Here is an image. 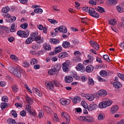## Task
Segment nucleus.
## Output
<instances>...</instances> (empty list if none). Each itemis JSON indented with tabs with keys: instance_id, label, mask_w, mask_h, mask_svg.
<instances>
[{
	"instance_id": "1",
	"label": "nucleus",
	"mask_w": 124,
	"mask_h": 124,
	"mask_svg": "<svg viewBox=\"0 0 124 124\" xmlns=\"http://www.w3.org/2000/svg\"><path fill=\"white\" fill-rule=\"evenodd\" d=\"M17 35L20 37L27 38L30 35V30H25V31H18L17 32Z\"/></svg>"
},
{
	"instance_id": "2",
	"label": "nucleus",
	"mask_w": 124,
	"mask_h": 124,
	"mask_svg": "<svg viewBox=\"0 0 124 124\" xmlns=\"http://www.w3.org/2000/svg\"><path fill=\"white\" fill-rule=\"evenodd\" d=\"M79 120L80 121H82V122H86V123H93V122H94V119L91 116H80Z\"/></svg>"
},
{
	"instance_id": "3",
	"label": "nucleus",
	"mask_w": 124,
	"mask_h": 124,
	"mask_svg": "<svg viewBox=\"0 0 124 124\" xmlns=\"http://www.w3.org/2000/svg\"><path fill=\"white\" fill-rule=\"evenodd\" d=\"M22 73H23V70L20 67L16 66V69L14 72V76L17 77V78H21L22 77Z\"/></svg>"
},
{
	"instance_id": "4",
	"label": "nucleus",
	"mask_w": 124,
	"mask_h": 124,
	"mask_svg": "<svg viewBox=\"0 0 124 124\" xmlns=\"http://www.w3.org/2000/svg\"><path fill=\"white\" fill-rule=\"evenodd\" d=\"M88 13L90 16H92V17H93L94 18H99V14L98 13L95 12L94 10V9L90 7L89 8V10L88 11Z\"/></svg>"
},
{
	"instance_id": "5",
	"label": "nucleus",
	"mask_w": 124,
	"mask_h": 124,
	"mask_svg": "<svg viewBox=\"0 0 124 124\" xmlns=\"http://www.w3.org/2000/svg\"><path fill=\"white\" fill-rule=\"evenodd\" d=\"M71 64V61L70 60H67L65 62L62 64V69L64 72H68V68L70 66Z\"/></svg>"
},
{
	"instance_id": "6",
	"label": "nucleus",
	"mask_w": 124,
	"mask_h": 124,
	"mask_svg": "<svg viewBox=\"0 0 124 124\" xmlns=\"http://www.w3.org/2000/svg\"><path fill=\"white\" fill-rule=\"evenodd\" d=\"M55 32H62L63 33H66L67 32V29L64 26H61L59 28H56L54 30Z\"/></svg>"
},
{
	"instance_id": "7",
	"label": "nucleus",
	"mask_w": 124,
	"mask_h": 124,
	"mask_svg": "<svg viewBox=\"0 0 124 124\" xmlns=\"http://www.w3.org/2000/svg\"><path fill=\"white\" fill-rule=\"evenodd\" d=\"M76 68L78 71H80V72H85V66L81 63H79L76 66Z\"/></svg>"
},
{
	"instance_id": "8",
	"label": "nucleus",
	"mask_w": 124,
	"mask_h": 124,
	"mask_svg": "<svg viewBox=\"0 0 124 124\" xmlns=\"http://www.w3.org/2000/svg\"><path fill=\"white\" fill-rule=\"evenodd\" d=\"M90 45L93 47L96 50H99V45L96 43L95 41H90Z\"/></svg>"
},
{
	"instance_id": "9",
	"label": "nucleus",
	"mask_w": 124,
	"mask_h": 124,
	"mask_svg": "<svg viewBox=\"0 0 124 124\" xmlns=\"http://www.w3.org/2000/svg\"><path fill=\"white\" fill-rule=\"evenodd\" d=\"M93 69H94V68L93 65H89L85 68V71L87 72V73H91V72H93Z\"/></svg>"
},
{
	"instance_id": "10",
	"label": "nucleus",
	"mask_w": 124,
	"mask_h": 124,
	"mask_svg": "<svg viewBox=\"0 0 124 124\" xmlns=\"http://www.w3.org/2000/svg\"><path fill=\"white\" fill-rule=\"evenodd\" d=\"M96 3H100L101 4H103L104 2L102 0H91L89 1V4H92L93 5H95Z\"/></svg>"
},
{
	"instance_id": "11",
	"label": "nucleus",
	"mask_w": 124,
	"mask_h": 124,
	"mask_svg": "<svg viewBox=\"0 0 124 124\" xmlns=\"http://www.w3.org/2000/svg\"><path fill=\"white\" fill-rule=\"evenodd\" d=\"M34 41H36V43L37 44H41V43H43V38H41V36H38L37 37H36L34 39Z\"/></svg>"
},
{
	"instance_id": "12",
	"label": "nucleus",
	"mask_w": 124,
	"mask_h": 124,
	"mask_svg": "<svg viewBox=\"0 0 124 124\" xmlns=\"http://www.w3.org/2000/svg\"><path fill=\"white\" fill-rule=\"evenodd\" d=\"M60 102L62 105H69L70 104V100L69 99L64 100L62 98L60 100Z\"/></svg>"
},
{
	"instance_id": "13",
	"label": "nucleus",
	"mask_w": 124,
	"mask_h": 124,
	"mask_svg": "<svg viewBox=\"0 0 124 124\" xmlns=\"http://www.w3.org/2000/svg\"><path fill=\"white\" fill-rule=\"evenodd\" d=\"M46 88L48 90H51L53 91L54 90V85H53V83L51 81H50L48 83H46L45 84Z\"/></svg>"
},
{
	"instance_id": "14",
	"label": "nucleus",
	"mask_w": 124,
	"mask_h": 124,
	"mask_svg": "<svg viewBox=\"0 0 124 124\" xmlns=\"http://www.w3.org/2000/svg\"><path fill=\"white\" fill-rule=\"evenodd\" d=\"M68 56H69L68 53L65 52H63L60 53L58 55V58L59 59H64V58H67Z\"/></svg>"
},
{
	"instance_id": "15",
	"label": "nucleus",
	"mask_w": 124,
	"mask_h": 124,
	"mask_svg": "<svg viewBox=\"0 0 124 124\" xmlns=\"http://www.w3.org/2000/svg\"><path fill=\"white\" fill-rule=\"evenodd\" d=\"M97 108V105L96 104H91L88 107V109L89 111H93Z\"/></svg>"
},
{
	"instance_id": "16",
	"label": "nucleus",
	"mask_w": 124,
	"mask_h": 124,
	"mask_svg": "<svg viewBox=\"0 0 124 124\" xmlns=\"http://www.w3.org/2000/svg\"><path fill=\"white\" fill-rule=\"evenodd\" d=\"M64 80L65 83L69 84V83H72V82L73 81V78L72 77L68 76L65 77Z\"/></svg>"
},
{
	"instance_id": "17",
	"label": "nucleus",
	"mask_w": 124,
	"mask_h": 124,
	"mask_svg": "<svg viewBox=\"0 0 124 124\" xmlns=\"http://www.w3.org/2000/svg\"><path fill=\"white\" fill-rule=\"evenodd\" d=\"M113 85V87L115 88V89H120V88H122V87H123V85L119 81L114 82Z\"/></svg>"
},
{
	"instance_id": "18",
	"label": "nucleus",
	"mask_w": 124,
	"mask_h": 124,
	"mask_svg": "<svg viewBox=\"0 0 124 124\" xmlns=\"http://www.w3.org/2000/svg\"><path fill=\"white\" fill-rule=\"evenodd\" d=\"M98 93L100 96H106L107 95V92L104 90L99 91Z\"/></svg>"
},
{
	"instance_id": "19",
	"label": "nucleus",
	"mask_w": 124,
	"mask_h": 124,
	"mask_svg": "<svg viewBox=\"0 0 124 124\" xmlns=\"http://www.w3.org/2000/svg\"><path fill=\"white\" fill-rule=\"evenodd\" d=\"M61 116L64 117L66 119V124H68L70 122V116L67 114L66 116L64 115V113L62 112L61 114Z\"/></svg>"
},
{
	"instance_id": "20",
	"label": "nucleus",
	"mask_w": 124,
	"mask_h": 124,
	"mask_svg": "<svg viewBox=\"0 0 124 124\" xmlns=\"http://www.w3.org/2000/svg\"><path fill=\"white\" fill-rule=\"evenodd\" d=\"M118 110H119V106L116 105L113 106L111 108V111L112 114L116 113Z\"/></svg>"
},
{
	"instance_id": "21",
	"label": "nucleus",
	"mask_w": 124,
	"mask_h": 124,
	"mask_svg": "<svg viewBox=\"0 0 124 124\" xmlns=\"http://www.w3.org/2000/svg\"><path fill=\"white\" fill-rule=\"evenodd\" d=\"M44 110L47 113V114H52V109L48 106H44L43 107Z\"/></svg>"
},
{
	"instance_id": "22",
	"label": "nucleus",
	"mask_w": 124,
	"mask_h": 124,
	"mask_svg": "<svg viewBox=\"0 0 124 124\" xmlns=\"http://www.w3.org/2000/svg\"><path fill=\"white\" fill-rule=\"evenodd\" d=\"M49 42L51 44H54L55 45H58L60 43V40L57 39H50Z\"/></svg>"
},
{
	"instance_id": "23",
	"label": "nucleus",
	"mask_w": 124,
	"mask_h": 124,
	"mask_svg": "<svg viewBox=\"0 0 124 124\" xmlns=\"http://www.w3.org/2000/svg\"><path fill=\"white\" fill-rule=\"evenodd\" d=\"M85 97L88 100H90V101H93V99L94 98L93 97V95L92 94H86L85 95Z\"/></svg>"
},
{
	"instance_id": "24",
	"label": "nucleus",
	"mask_w": 124,
	"mask_h": 124,
	"mask_svg": "<svg viewBox=\"0 0 124 124\" xmlns=\"http://www.w3.org/2000/svg\"><path fill=\"white\" fill-rule=\"evenodd\" d=\"M26 99L28 104H30V105H31V104H32V102H33V100L32 98L27 95L26 96Z\"/></svg>"
},
{
	"instance_id": "25",
	"label": "nucleus",
	"mask_w": 124,
	"mask_h": 124,
	"mask_svg": "<svg viewBox=\"0 0 124 124\" xmlns=\"http://www.w3.org/2000/svg\"><path fill=\"white\" fill-rule=\"evenodd\" d=\"M62 46L63 48H69V47H70V43L67 41L63 42Z\"/></svg>"
},
{
	"instance_id": "26",
	"label": "nucleus",
	"mask_w": 124,
	"mask_h": 124,
	"mask_svg": "<svg viewBox=\"0 0 124 124\" xmlns=\"http://www.w3.org/2000/svg\"><path fill=\"white\" fill-rule=\"evenodd\" d=\"M33 40H34L33 38L31 37H30L26 39L25 41V44H27V45L31 44V43H32Z\"/></svg>"
},
{
	"instance_id": "27",
	"label": "nucleus",
	"mask_w": 124,
	"mask_h": 124,
	"mask_svg": "<svg viewBox=\"0 0 124 124\" xmlns=\"http://www.w3.org/2000/svg\"><path fill=\"white\" fill-rule=\"evenodd\" d=\"M48 73L49 75H50V76L55 75V74L57 73L56 69H55V68L51 69L48 71Z\"/></svg>"
},
{
	"instance_id": "28",
	"label": "nucleus",
	"mask_w": 124,
	"mask_h": 124,
	"mask_svg": "<svg viewBox=\"0 0 124 124\" xmlns=\"http://www.w3.org/2000/svg\"><path fill=\"white\" fill-rule=\"evenodd\" d=\"M81 61V56H76L73 59L74 62H80Z\"/></svg>"
},
{
	"instance_id": "29",
	"label": "nucleus",
	"mask_w": 124,
	"mask_h": 124,
	"mask_svg": "<svg viewBox=\"0 0 124 124\" xmlns=\"http://www.w3.org/2000/svg\"><path fill=\"white\" fill-rule=\"evenodd\" d=\"M44 48L45 50H46V51H51V49H52L50 45L48 44H45L44 45Z\"/></svg>"
},
{
	"instance_id": "30",
	"label": "nucleus",
	"mask_w": 124,
	"mask_h": 124,
	"mask_svg": "<svg viewBox=\"0 0 124 124\" xmlns=\"http://www.w3.org/2000/svg\"><path fill=\"white\" fill-rule=\"evenodd\" d=\"M15 27H16V24L13 23L12 24L10 29V31L11 32H15V31H16V28H15Z\"/></svg>"
},
{
	"instance_id": "31",
	"label": "nucleus",
	"mask_w": 124,
	"mask_h": 124,
	"mask_svg": "<svg viewBox=\"0 0 124 124\" xmlns=\"http://www.w3.org/2000/svg\"><path fill=\"white\" fill-rule=\"evenodd\" d=\"M96 9L97 11H98L100 13H103V12H105V10H104V8L100 6H97L96 8Z\"/></svg>"
},
{
	"instance_id": "32",
	"label": "nucleus",
	"mask_w": 124,
	"mask_h": 124,
	"mask_svg": "<svg viewBox=\"0 0 124 124\" xmlns=\"http://www.w3.org/2000/svg\"><path fill=\"white\" fill-rule=\"evenodd\" d=\"M108 74V73L105 70H101L100 72V75L102 77H106V76H107Z\"/></svg>"
},
{
	"instance_id": "33",
	"label": "nucleus",
	"mask_w": 124,
	"mask_h": 124,
	"mask_svg": "<svg viewBox=\"0 0 124 124\" xmlns=\"http://www.w3.org/2000/svg\"><path fill=\"white\" fill-rule=\"evenodd\" d=\"M39 114L38 115V117L39 119H41V118H43L44 117V112H43V110L42 109H39Z\"/></svg>"
},
{
	"instance_id": "34",
	"label": "nucleus",
	"mask_w": 124,
	"mask_h": 124,
	"mask_svg": "<svg viewBox=\"0 0 124 124\" xmlns=\"http://www.w3.org/2000/svg\"><path fill=\"white\" fill-rule=\"evenodd\" d=\"M104 119H105V115L102 113H100L98 116V121H102Z\"/></svg>"
},
{
	"instance_id": "35",
	"label": "nucleus",
	"mask_w": 124,
	"mask_h": 124,
	"mask_svg": "<svg viewBox=\"0 0 124 124\" xmlns=\"http://www.w3.org/2000/svg\"><path fill=\"white\" fill-rule=\"evenodd\" d=\"M98 107L99 108H107V106H106V104L105 103V101H103L102 102H101L99 105H98Z\"/></svg>"
},
{
	"instance_id": "36",
	"label": "nucleus",
	"mask_w": 124,
	"mask_h": 124,
	"mask_svg": "<svg viewBox=\"0 0 124 124\" xmlns=\"http://www.w3.org/2000/svg\"><path fill=\"white\" fill-rule=\"evenodd\" d=\"M7 122L8 124H17V122L13 119H8Z\"/></svg>"
},
{
	"instance_id": "37",
	"label": "nucleus",
	"mask_w": 124,
	"mask_h": 124,
	"mask_svg": "<svg viewBox=\"0 0 124 124\" xmlns=\"http://www.w3.org/2000/svg\"><path fill=\"white\" fill-rule=\"evenodd\" d=\"M9 10H10V8L9 7L7 6L6 7L2 8L1 11L3 13H7Z\"/></svg>"
},
{
	"instance_id": "38",
	"label": "nucleus",
	"mask_w": 124,
	"mask_h": 124,
	"mask_svg": "<svg viewBox=\"0 0 124 124\" xmlns=\"http://www.w3.org/2000/svg\"><path fill=\"white\" fill-rule=\"evenodd\" d=\"M26 110L27 111V113L31 114V107L30 105H27L26 106Z\"/></svg>"
},
{
	"instance_id": "39",
	"label": "nucleus",
	"mask_w": 124,
	"mask_h": 124,
	"mask_svg": "<svg viewBox=\"0 0 124 124\" xmlns=\"http://www.w3.org/2000/svg\"><path fill=\"white\" fill-rule=\"evenodd\" d=\"M8 106V104L7 103H1L0 104V108L2 110H4V109Z\"/></svg>"
},
{
	"instance_id": "40",
	"label": "nucleus",
	"mask_w": 124,
	"mask_h": 124,
	"mask_svg": "<svg viewBox=\"0 0 124 124\" xmlns=\"http://www.w3.org/2000/svg\"><path fill=\"white\" fill-rule=\"evenodd\" d=\"M62 46H59L55 47V52H56L57 54H58V53L62 52Z\"/></svg>"
},
{
	"instance_id": "41",
	"label": "nucleus",
	"mask_w": 124,
	"mask_h": 124,
	"mask_svg": "<svg viewBox=\"0 0 124 124\" xmlns=\"http://www.w3.org/2000/svg\"><path fill=\"white\" fill-rule=\"evenodd\" d=\"M38 36V32H37V31L32 32L31 34V37H32V38H33V39H34V38H35V37H37Z\"/></svg>"
},
{
	"instance_id": "42",
	"label": "nucleus",
	"mask_w": 124,
	"mask_h": 124,
	"mask_svg": "<svg viewBox=\"0 0 124 124\" xmlns=\"http://www.w3.org/2000/svg\"><path fill=\"white\" fill-rule=\"evenodd\" d=\"M36 63H37V60L35 58L31 60V62H30L31 65H34V64H36Z\"/></svg>"
},
{
	"instance_id": "43",
	"label": "nucleus",
	"mask_w": 124,
	"mask_h": 124,
	"mask_svg": "<svg viewBox=\"0 0 124 124\" xmlns=\"http://www.w3.org/2000/svg\"><path fill=\"white\" fill-rule=\"evenodd\" d=\"M109 24L110 25H115L117 24V21H116V19H111L108 21Z\"/></svg>"
},
{
	"instance_id": "44",
	"label": "nucleus",
	"mask_w": 124,
	"mask_h": 124,
	"mask_svg": "<svg viewBox=\"0 0 124 124\" xmlns=\"http://www.w3.org/2000/svg\"><path fill=\"white\" fill-rule=\"evenodd\" d=\"M15 69H16V68H14L12 66H10L8 68V70L11 73H14V72L15 71Z\"/></svg>"
},
{
	"instance_id": "45",
	"label": "nucleus",
	"mask_w": 124,
	"mask_h": 124,
	"mask_svg": "<svg viewBox=\"0 0 124 124\" xmlns=\"http://www.w3.org/2000/svg\"><path fill=\"white\" fill-rule=\"evenodd\" d=\"M15 21H16V17L13 16L11 17H10L8 22H9V23H12L13 22H15Z\"/></svg>"
},
{
	"instance_id": "46",
	"label": "nucleus",
	"mask_w": 124,
	"mask_h": 124,
	"mask_svg": "<svg viewBox=\"0 0 124 124\" xmlns=\"http://www.w3.org/2000/svg\"><path fill=\"white\" fill-rule=\"evenodd\" d=\"M12 88L14 93H17V92H18V87L16 85H13Z\"/></svg>"
},
{
	"instance_id": "47",
	"label": "nucleus",
	"mask_w": 124,
	"mask_h": 124,
	"mask_svg": "<svg viewBox=\"0 0 124 124\" xmlns=\"http://www.w3.org/2000/svg\"><path fill=\"white\" fill-rule=\"evenodd\" d=\"M105 102L106 103L107 107H108V106H110V105H111L112 103H113L112 100H107L105 101Z\"/></svg>"
},
{
	"instance_id": "48",
	"label": "nucleus",
	"mask_w": 124,
	"mask_h": 124,
	"mask_svg": "<svg viewBox=\"0 0 124 124\" xmlns=\"http://www.w3.org/2000/svg\"><path fill=\"white\" fill-rule=\"evenodd\" d=\"M116 7L118 12H120V13H122V12H124V9H123V7L122 6H117Z\"/></svg>"
},
{
	"instance_id": "49",
	"label": "nucleus",
	"mask_w": 124,
	"mask_h": 124,
	"mask_svg": "<svg viewBox=\"0 0 124 124\" xmlns=\"http://www.w3.org/2000/svg\"><path fill=\"white\" fill-rule=\"evenodd\" d=\"M11 113L14 118H17L18 115L17 114V112H16V111L13 110L11 111Z\"/></svg>"
},
{
	"instance_id": "50",
	"label": "nucleus",
	"mask_w": 124,
	"mask_h": 124,
	"mask_svg": "<svg viewBox=\"0 0 124 124\" xmlns=\"http://www.w3.org/2000/svg\"><path fill=\"white\" fill-rule=\"evenodd\" d=\"M74 55H75L76 57H81V56H82V54H81V53L78 50H76V51H75Z\"/></svg>"
},
{
	"instance_id": "51",
	"label": "nucleus",
	"mask_w": 124,
	"mask_h": 124,
	"mask_svg": "<svg viewBox=\"0 0 124 124\" xmlns=\"http://www.w3.org/2000/svg\"><path fill=\"white\" fill-rule=\"evenodd\" d=\"M108 2L112 5H115L117 2V0H108Z\"/></svg>"
},
{
	"instance_id": "52",
	"label": "nucleus",
	"mask_w": 124,
	"mask_h": 124,
	"mask_svg": "<svg viewBox=\"0 0 124 124\" xmlns=\"http://www.w3.org/2000/svg\"><path fill=\"white\" fill-rule=\"evenodd\" d=\"M31 48L32 50H38L39 46L37 44H34L33 46H32Z\"/></svg>"
},
{
	"instance_id": "53",
	"label": "nucleus",
	"mask_w": 124,
	"mask_h": 124,
	"mask_svg": "<svg viewBox=\"0 0 124 124\" xmlns=\"http://www.w3.org/2000/svg\"><path fill=\"white\" fill-rule=\"evenodd\" d=\"M103 59H105L106 61L108 62H110V59L109 58V56L107 54L104 55L103 56Z\"/></svg>"
},
{
	"instance_id": "54",
	"label": "nucleus",
	"mask_w": 124,
	"mask_h": 124,
	"mask_svg": "<svg viewBox=\"0 0 124 124\" xmlns=\"http://www.w3.org/2000/svg\"><path fill=\"white\" fill-rule=\"evenodd\" d=\"M117 76H118L119 78H120L122 80L124 81V75L123 74H121L120 73H117Z\"/></svg>"
},
{
	"instance_id": "55",
	"label": "nucleus",
	"mask_w": 124,
	"mask_h": 124,
	"mask_svg": "<svg viewBox=\"0 0 124 124\" xmlns=\"http://www.w3.org/2000/svg\"><path fill=\"white\" fill-rule=\"evenodd\" d=\"M23 66H24V67H29L30 66V63L27 61H24Z\"/></svg>"
},
{
	"instance_id": "56",
	"label": "nucleus",
	"mask_w": 124,
	"mask_h": 124,
	"mask_svg": "<svg viewBox=\"0 0 124 124\" xmlns=\"http://www.w3.org/2000/svg\"><path fill=\"white\" fill-rule=\"evenodd\" d=\"M49 22H50L51 24H58V21L57 20L53 19H48Z\"/></svg>"
},
{
	"instance_id": "57",
	"label": "nucleus",
	"mask_w": 124,
	"mask_h": 124,
	"mask_svg": "<svg viewBox=\"0 0 124 124\" xmlns=\"http://www.w3.org/2000/svg\"><path fill=\"white\" fill-rule=\"evenodd\" d=\"M89 81H88V84L89 85H93L94 84V81H93V78H88Z\"/></svg>"
},
{
	"instance_id": "58",
	"label": "nucleus",
	"mask_w": 124,
	"mask_h": 124,
	"mask_svg": "<svg viewBox=\"0 0 124 124\" xmlns=\"http://www.w3.org/2000/svg\"><path fill=\"white\" fill-rule=\"evenodd\" d=\"M1 100L4 102H7V101H8V98L6 96H3L2 97Z\"/></svg>"
},
{
	"instance_id": "59",
	"label": "nucleus",
	"mask_w": 124,
	"mask_h": 124,
	"mask_svg": "<svg viewBox=\"0 0 124 124\" xmlns=\"http://www.w3.org/2000/svg\"><path fill=\"white\" fill-rule=\"evenodd\" d=\"M82 81V82H86L87 81V77L86 76H82L80 77V79L79 81Z\"/></svg>"
},
{
	"instance_id": "60",
	"label": "nucleus",
	"mask_w": 124,
	"mask_h": 124,
	"mask_svg": "<svg viewBox=\"0 0 124 124\" xmlns=\"http://www.w3.org/2000/svg\"><path fill=\"white\" fill-rule=\"evenodd\" d=\"M20 28H22V29H27L28 28V23H25L23 24H21L20 25Z\"/></svg>"
},
{
	"instance_id": "61",
	"label": "nucleus",
	"mask_w": 124,
	"mask_h": 124,
	"mask_svg": "<svg viewBox=\"0 0 124 124\" xmlns=\"http://www.w3.org/2000/svg\"><path fill=\"white\" fill-rule=\"evenodd\" d=\"M81 105L83 106V107H84V108H85V109H87V108H88L87 103L84 101L81 102Z\"/></svg>"
},
{
	"instance_id": "62",
	"label": "nucleus",
	"mask_w": 124,
	"mask_h": 124,
	"mask_svg": "<svg viewBox=\"0 0 124 124\" xmlns=\"http://www.w3.org/2000/svg\"><path fill=\"white\" fill-rule=\"evenodd\" d=\"M51 82H52V85H55V87H59L60 85L59 82L57 81L53 80Z\"/></svg>"
},
{
	"instance_id": "63",
	"label": "nucleus",
	"mask_w": 124,
	"mask_h": 124,
	"mask_svg": "<svg viewBox=\"0 0 124 124\" xmlns=\"http://www.w3.org/2000/svg\"><path fill=\"white\" fill-rule=\"evenodd\" d=\"M20 114L22 117H25L26 115V111L25 110H22L20 112Z\"/></svg>"
},
{
	"instance_id": "64",
	"label": "nucleus",
	"mask_w": 124,
	"mask_h": 124,
	"mask_svg": "<svg viewBox=\"0 0 124 124\" xmlns=\"http://www.w3.org/2000/svg\"><path fill=\"white\" fill-rule=\"evenodd\" d=\"M54 69H56V72L59 71L61 69V66L60 65H56L54 67Z\"/></svg>"
}]
</instances>
